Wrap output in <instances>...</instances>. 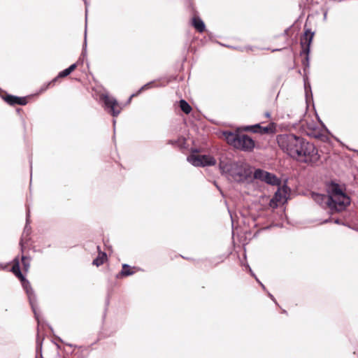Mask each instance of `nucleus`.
Instances as JSON below:
<instances>
[{
    "instance_id": "18",
    "label": "nucleus",
    "mask_w": 358,
    "mask_h": 358,
    "mask_svg": "<svg viewBox=\"0 0 358 358\" xmlns=\"http://www.w3.org/2000/svg\"><path fill=\"white\" fill-rule=\"evenodd\" d=\"M29 239V238H28V235H27L25 237L24 236L22 237L20 242L22 252H24V251L26 248V245H27Z\"/></svg>"
},
{
    "instance_id": "20",
    "label": "nucleus",
    "mask_w": 358,
    "mask_h": 358,
    "mask_svg": "<svg viewBox=\"0 0 358 358\" xmlns=\"http://www.w3.org/2000/svg\"><path fill=\"white\" fill-rule=\"evenodd\" d=\"M168 143H169V144H171V145H176V144H177V143H178V142H177V141H175L169 140V141H168Z\"/></svg>"
},
{
    "instance_id": "15",
    "label": "nucleus",
    "mask_w": 358,
    "mask_h": 358,
    "mask_svg": "<svg viewBox=\"0 0 358 358\" xmlns=\"http://www.w3.org/2000/svg\"><path fill=\"white\" fill-rule=\"evenodd\" d=\"M285 200V192L284 190L278 189L273 198L271 200V203L275 202V206H278V203H282Z\"/></svg>"
},
{
    "instance_id": "22",
    "label": "nucleus",
    "mask_w": 358,
    "mask_h": 358,
    "mask_svg": "<svg viewBox=\"0 0 358 358\" xmlns=\"http://www.w3.org/2000/svg\"><path fill=\"white\" fill-rule=\"evenodd\" d=\"M265 116H266L267 118H269V117H271V114H270V113H269V112H266V113H265Z\"/></svg>"
},
{
    "instance_id": "7",
    "label": "nucleus",
    "mask_w": 358,
    "mask_h": 358,
    "mask_svg": "<svg viewBox=\"0 0 358 358\" xmlns=\"http://www.w3.org/2000/svg\"><path fill=\"white\" fill-rule=\"evenodd\" d=\"M102 100L104 103L106 110L113 117H117L122 110V107L117 101L113 96L103 95Z\"/></svg>"
},
{
    "instance_id": "11",
    "label": "nucleus",
    "mask_w": 358,
    "mask_h": 358,
    "mask_svg": "<svg viewBox=\"0 0 358 358\" xmlns=\"http://www.w3.org/2000/svg\"><path fill=\"white\" fill-rule=\"evenodd\" d=\"M141 269L136 266H131L128 264H124L122 266V270L116 275V278H122L127 276L134 275L138 272Z\"/></svg>"
},
{
    "instance_id": "3",
    "label": "nucleus",
    "mask_w": 358,
    "mask_h": 358,
    "mask_svg": "<svg viewBox=\"0 0 358 358\" xmlns=\"http://www.w3.org/2000/svg\"><path fill=\"white\" fill-rule=\"evenodd\" d=\"M223 135L227 143L236 149L245 152H252L255 147V142L252 138L238 131L236 133L225 131Z\"/></svg>"
},
{
    "instance_id": "14",
    "label": "nucleus",
    "mask_w": 358,
    "mask_h": 358,
    "mask_svg": "<svg viewBox=\"0 0 358 358\" xmlns=\"http://www.w3.org/2000/svg\"><path fill=\"white\" fill-rule=\"evenodd\" d=\"M97 250L99 252L98 256L93 260V265L96 266H99L102 265L107 260V255L105 252H101L100 250V247L97 246Z\"/></svg>"
},
{
    "instance_id": "21",
    "label": "nucleus",
    "mask_w": 358,
    "mask_h": 358,
    "mask_svg": "<svg viewBox=\"0 0 358 358\" xmlns=\"http://www.w3.org/2000/svg\"><path fill=\"white\" fill-rule=\"evenodd\" d=\"M41 339H42L39 335V334L38 333L37 334V338H36V342L38 343L41 341Z\"/></svg>"
},
{
    "instance_id": "17",
    "label": "nucleus",
    "mask_w": 358,
    "mask_h": 358,
    "mask_svg": "<svg viewBox=\"0 0 358 358\" xmlns=\"http://www.w3.org/2000/svg\"><path fill=\"white\" fill-rule=\"evenodd\" d=\"M21 261L22 264V269L25 273H27L30 268L31 258L30 257L22 255Z\"/></svg>"
},
{
    "instance_id": "6",
    "label": "nucleus",
    "mask_w": 358,
    "mask_h": 358,
    "mask_svg": "<svg viewBox=\"0 0 358 358\" xmlns=\"http://www.w3.org/2000/svg\"><path fill=\"white\" fill-rule=\"evenodd\" d=\"M187 159L196 166H212L216 164L215 158L210 155H201L192 153L188 157Z\"/></svg>"
},
{
    "instance_id": "2",
    "label": "nucleus",
    "mask_w": 358,
    "mask_h": 358,
    "mask_svg": "<svg viewBox=\"0 0 358 358\" xmlns=\"http://www.w3.org/2000/svg\"><path fill=\"white\" fill-rule=\"evenodd\" d=\"M331 210L340 212L343 210L350 203V198L337 187L334 188L331 195L317 194Z\"/></svg>"
},
{
    "instance_id": "1",
    "label": "nucleus",
    "mask_w": 358,
    "mask_h": 358,
    "mask_svg": "<svg viewBox=\"0 0 358 358\" xmlns=\"http://www.w3.org/2000/svg\"><path fill=\"white\" fill-rule=\"evenodd\" d=\"M280 148L290 157L300 162L315 164L320 159L317 148L313 143L292 134H282L277 137Z\"/></svg>"
},
{
    "instance_id": "12",
    "label": "nucleus",
    "mask_w": 358,
    "mask_h": 358,
    "mask_svg": "<svg viewBox=\"0 0 358 358\" xmlns=\"http://www.w3.org/2000/svg\"><path fill=\"white\" fill-rule=\"evenodd\" d=\"M78 66V64L75 63L71 64L69 68L64 69V71L59 73L58 76L55 78L48 85H54L55 83L57 82L59 78H63L64 77H66L69 74H71L73 71L76 69Z\"/></svg>"
},
{
    "instance_id": "13",
    "label": "nucleus",
    "mask_w": 358,
    "mask_h": 358,
    "mask_svg": "<svg viewBox=\"0 0 358 358\" xmlns=\"http://www.w3.org/2000/svg\"><path fill=\"white\" fill-rule=\"evenodd\" d=\"M192 25L194 27V29L199 33H202L205 31L206 27L204 22L202 20L194 15L192 19Z\"/></svg>"
},
{
    "instance_id": "16",
    "label": "nucleus",
    "mask_w": 358,
    "mask_h": 358,
    "mask_svg": "<svg viewBox=\"0 0 358 358\" xmlns=\"http://www.w3.org/2000/svg\"><path fill=\"white\" fill-rule=\"evenodd\" d=\"M179 106L180 109L184 112L185 114H189L192 110L190 105L185 101V100H180L179 102Z\"/></svg>"
},
{
    "instance_id": "10",
    "label": "nucleus",
    "mask_w": 358,
    "mask_h": 358,
    "mask_svg": "<svg viewBox=\"0 0 358 358\" xmlns=\"http://www.w3.org/2000/svg\"><path fill=\"white\" fill-rule=\"evenodd\" d=\"M2 99L9 105L15 106V105H20L25 106L28 101L27 97H19L10 94H8L7 93H4V94L1 95Z\"/></svg>"
},
{
    "instance_id": "4",
    "label": "nucleus",
    "mask_w": 358,
    "mask_h": 358,
    "mask_svg": "<svg viewBox=\"0 0 358 358\" xmlns=\"http://www.w3.org/2000/svg\"><path fill=\"white\" fill-rule=\"evenodd\" d=\"M13 273L20 280L22 285L28 295L30 303L34 308V303L36 301L34 290L30 282L24 278L20 268V261L18 257H15L13 261V266L11 268Z\"/></svg>"
},
{
    "instance_id": "5",
    "label": "nucleus",
    "mask_w": 358,
    "mask_h": 358,
    "mask_svg": "<svg viewBox=\"0 0 358 358\" xmlns=\"http://www.w3.org/2000/svg\"><path fill=\"white\" fill-rule=\"evenodd\" d=\"M243 131H250L255 134H272L275 132L276 124L274 122H270L267 126L263 127L261 124H256L251 126H245L239 129Z\"/></svg>"
},
{
    "instance_id": "19",
    "label": "nucleus",
    "mask_w": 358,
    "mask_h": 358,
    "mask_svg": "<svg viewBox=\"0 0 358 358\" xmlns=\"http://www.w3.org/2000/svg\"><path fill=\"white\" fill-rule=\"evenodd\" d=\"M145 87L146 85L142 87L136 93L131 94L129 98V101L131 100L132 98L137 96Z\"/></svg>"
},
{
    "instance_id": "8",
    "label": "nucleus",
    "mask_w": 358,
    "mask_h": 358,
    "mask_svg": "<svg viewBox=\"0 0 358 358\" xmlns=\"http://www.w3.org/2000/svg\"><path fill=\"white\" fill-rule=\"evenodd\" d=\"M314 36V33L312 32L310 29H307L305 31V33L303 36L301 38V54L306 55V60L308 59V54L310 52V46L313 41V38Z\"/></svg>"
},
{
    "instance_id": "9",
    "label": "nucleus",
    "mask_w": 358,
    "mask_h": 358,
    "mask_svg": "<svg viewBox=\"0 0 358 358\" xmlns=\"http://www.w3.org/2000/svg\"><path fill=\"white\" fill-rule=\"evenodd\" d=\"M254 177L256 179H259L273 185H278L280 182L278 178L275 175L261 169H257L255 171Z\"/></svg>"
}]
</instances>
